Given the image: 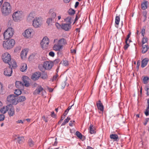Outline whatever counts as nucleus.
I'll return each mask as SVG.
<instances>
[{
    "instance_id": "obj_1",
    "label": "nucleus",
    "mask_w": 149,
    "mask_h": 149,
    "mask_svg": "<svg viewBox=\"0 0 149 149\" xmlns=\"http://www.w3.org/2000/svg\"><path fill=\"white\" fill-rule=\"evenodd\" d=\"M1 11L3 16H6L10 14L12 11L10 3L7 2H4L1 7Z\"/></svg>"
},
{
    "instance_id": "obj_2",
    "label": "nucleus",
    "mask_w": 149,
    "mask_h": 149,
    "mask_svg": "<svg viewBox=\"0 0 149 149\" xmlns=\"http://www.w3.org/2000/svg\"><path fill=\"white\" fill-rule=\"evenodd\" d=\"M28 77L27 76H24L22 77V81H17L15 83L16 87L22 90L24 86L28 87L29 85L28 81Z\"/></svg>"
},
{
    "instance_id": "obj_3",
    "label": "nucleus",
    "mask_w": 149,
    "mask_h": 149,
    "mask_svg": "<svg viewBox=\"0 0 149 149\" xmlns=\"http://www.w3.org/2000/svg\"><path fill=\"white\" fill-rule=\"evenodd\" d=\"M15 41L12 39H10L7 40L3 42V48L7 49H10L13 48L15 44Z\"/></svg>"
},
{
    "instance_id": "obj_4",
    "label": "nucleus",
    "mask_w": 149,
    "mask_h": 149,
    "mask_svg": "<svg viewBox=\"0 0 149 149\" xmlns=\"http://www.w3.org/2000/svg\"><path fill=\"white\" fill-rule=\"evenodd\" d=\"M14 33V29L11 27H8L4 33V38L5 39L11 38Z\"/></svg>"
},
{
    "instance_id": "obj_5",
    "label": "nucleus",
    "mask_w": 149,
    "mask_h": 149,
    "mask_svg": "<svg viewBox=\"0 0 149 149\" xmlns=\"http://www.w3.org/2000/svg\"><path fill=\"white\" fill-rule=\"evenodd\" d=\"M15 95L14 94L9 95L7 98V100L8 102L10 103V104L16 105L18 103L17 99L15 98Z\"/></svg>"
},
{
    "instance_id": "obj_6",
    "label": "nucleus",
    "mask_w": 149,
    "mask_h": 149,
    "mask_svg": "<svg viewBox=\"0 0 149 149\" xmlns=\"http://www.w3.org/2000/svg\"><path fill=\"white\" fill-rule=\"evenodd\" d=\"M49 42V38L47 36L44 37L40 43L41 47L44 49L47 48Z\"/></svg>"
},
{
    "instance_id": "obj_7",
    "label": "nucleus",
    "mask_w": 149,
    "mask_h": 149,
    "mask_svg": "<svg viewBox=\"0 0 149 149\" xmlns=\"http://www.w3.org/2000/svg\"><path fill=\"white\" fill-rule=\"evenodd\" d=\"M1 58L3 61L5 63H8L11 61V56L8 52L4 53L2 54Z\"/></svg>"
},
{
    "instance_id": "obj_8",
    "label": "nucleus",
    "mask_w": 149,
    "mask_h": 149,
    "mask_svg": "<svg viewBox=\"0 0 149 149\" xmlns=\"http://www.w3.org/2000/svg\"><path fill=\"white\" fill-rule=\"evenodd\" d=\"M33 22V25L35 28L39 27L42 24L41 18L40 17L35 18Z\"/></svg>"
},
{
    "instance_id": "obj_9",
    "label": "nucleus",
    "mask_w": 149,
    "mask_h": 149,
    "mask_svg": "<svg viewBox=\"0 0 149 149\" xmlns=\"http://www.w3.org/2000/svg\"><path fill=\"white\" fill-rule=\"evenodd\" d=\"M22 13L20 11H16L14 12L12 15L13 20L15 21L19 20L22 17Z\"/></svg>"
},
{
    "instance_id": "obj_10",
    "label": "nucleus",
    "mask_w": 149,
    "mask_h": 149,
    "mask_svg": "<svg viewBox=\"0 0 149 149\" xmlns=\"http://www.w3.org/2000/svg\"><path fill=\"white\" fill-rule=\"evenodd\" d=\"M53 66V63L50 61H46L44 62L43 66L46 70H50Z\"/></svg>"
},
{
    "instance_id": "obj_11",
    "label": "nucleus",
    "mask_w": 149,
    "mask_h": 149,
    "mask_svg": "<svg viewBox=\"0 0 149 149\" xmlns=\"http://www.w3.org/2000/svg\"><path fill=\"white\" fill-rule=\"evenodd\" d=\"M33 31L32 29H28L25 30L23 34L24 37L29 38L32 36V33Z\"/></svg>"
},
{
    "instance_id": "obj_12",
    "label": "nucleus",
    "mask_w": 149,
    "mask_h": 149,
    "mask_svg": "<svg viewBox=\"0 0 149 149\" xmlns=\"http://www.w3.org/2000/svg\"><path fill=\"white\" fill-rule=\"evenodd\" d=\"M12 72V68L8 67L4 69L3 74L6 76L9 77L11 76Z\"/></svg>"
},
{
    "instance_id": "obj_13",
    "label": "nucleus",
    "mask_w": 149,
    "mask_h": 149,
    "mask_svg": "<svg viewBox=\"0 0 149 149\" xmlns=\"http://www.w3.org/2000/svg\"><path fill=\"white\" fill-rule=\"evenodd\" d=\"M41 76L40 72H37L34 73L32 75L31 78L34 81L38 80Z\"/></svg>"
},
{
    "instance_id": "obj_14",
    "label": "nucleus",
    "mask_w": 149,
    "mask_h": 149,
    "mask_svg": "<svg viewBox=\"0 0 149 149\" xmlns=\"http://www.w3.org/2000/svg\"><path fill=\"white\" fill-rule=\"evenodd\" d=\"M49 14L50 16V17L54 20L56 17V13L54 12V9H51L49 10Z\"/></svg>"
},
{
    "instance_id": "obj_15",
    "label": "nucleus",
    "mask_w": 149,
    "mask_h": 149,
    "mask_svg": "<svg viewBox=\"0 0 149 149\" xmlns=\"http://www.w3.org/2000/svg\"><path fill=\"white\" fill-rule=\"evenodd\" d=\"M43 90V88L41 86H38L37 87L36 89L33 91V94L35 95L39 94Z\"/></svg>"
},
{
    "instance_id": "obj_16",
    "label": "nucleus",
    "mask_w": 149,
    "mask_h": 149,
    "mask_svg": "<svg viewBox=\"0 0 149 149\" xmlns=\"http://www.w3.org/2000/svg\"><path fill=\"white\" fill-rule=\"evenodd\" d=\"M61 27L64 30L68 31L71 29V25L68 23H64L62 24Z\"/></svg>"
},
{
    "instance_id": "obj_17",
    "label": "nucleus",
    "mask_w": 149,
    "mask_h": 149,
    "mask_svg": "<svg viewBox=\"0 0 149 149\" xmlns=\"http://www.w3.org/2000/svg\"><path fill=\"white\" fill-rule=\"evenodd\" d=\"M96 105L98 109L100 110L102 112H103L104 110V107L100 100H99L97 102Z\"/></svg>"
},
{
    "instance_id": "obj_18",
    "label": "nucleus",
    "mask_w": 149,
    "mask_h": 149,
    "mask_svg": "<svg viewBox=\"0 0 149 149\" xmlns=\"http://www.w3.org/2000/svg\"><path fill=\"white\" fill-rule=\"evenodd\" d=\"M8 111V114L10 116H13L15 113V111L13 107L11 105L9 107Z\"/></svg>"
},
{
    "instance_id": "obj_19",
    "label": "nucleus",
    "mask_w": 149,
    "mask_h": 149,
    "mask_svg": "<svg viewBox=\"0 0 149 149\" xmlns=\"http://www.w3.org/2000/svg\"><path fill=\"white\" fill-rule=\"evenodd\" d=\"M53 48V49L56 51H59L63 49V46L58 43L57 44H55L54 45Z\"/></svg>"
},
{
    "instance_id": "obj_20",
    "label": "nucleus",
    "mask_w": 149,
    "mask_h": 149,
    "mask_svg": "<svg viewBox=\"0 0 149 149\" xmlns=\"http://www.w3.org/2000/svg\"><path fill=\"white\" fill-rule=\"evenodd\" d=\"M148 61L149 60L147 58L143 59L141 61V67L142 68L145 67L147 64Z\"/></svg>"
},
{
    "instance_id": "obj_21",
    "label": "nucleus",
    "mask_w": 149,
    "mask_h": 149,
    "mask_svg": "<svg viewBox=\"0 0 149 149\" xmlns=\"http://www.w3.org/2000/svg\"><path fill=\"white\" fill-rule=\"evenodd\" d=\"M110 138L113 140L115 141H118L119 140V138L118 135L116 134H111L110 136Z\"/></svg>"
},
{
    "instance_id": "obj_22",
    "label": "nucleus",
    "mask_w": 149,
    "mask_h": 149,
    "mask_svg": "<svg viewBox=\"0 0 149 149\" xmlns=\"http://www.w3.org/2000/svg\"><path fill=\"white\" fill-rule=\"evenodd\" d=\"M10 105H7V106H4L1 108L0 110V112L3 114L5 113L8 111V107Z\"/></svg>"
},
{
    "instance_id": "obj_23",
    "label": "nucleus",
    "mask_w": 149,
    "mask_h": 149,
    "mask_svg": "<svg viewBox=\"0 0 149 149\" xmlns=\"http://www.w3.org/2000/svg\"><path fill=\"white\" fill-rule=\"evenodd\" d=\"M149 49L148 45H143L142 48L141 52L143 54L146 53Z\"/></svg>"
},
{
    "instance_id": "obj_24",
    "label": "nucleus",
    "mask_w": 149,
    "mask_h": 149,
    "mask_svg": "<svg viewBox=\"0 0 149 149\" xmlns=\"http://www.w3.org/2000/svg\"><path fill=\"white\" fill-rule=\"evenodd\" d=\"M58 43L61 45H62L63 46L67 44L66 40L64 38H62L60 39L58 42Z\"/></svg>"
},
{
    "instance_id": "obj_25",
    "label": "nucleus",
    "mask_w": 149,
    "mask_h": 149,
    "mask_svg": "<svg viewBox=\"0 0 149 149\" xmlns=\"http://www.w3.org/2000/svg\"><path fill=\"white\" fill-rule=\"evenodd\" d=\"M8 64H9L10 66L9 67L11 68V66L13 68H16L17 66V64L15 61L14 60L10 61V62Z\"/></svg>"
},
{
    "instance_id": "obj_26",
    "label": "nucleus",
    "mask_w": 149,
    "mask_h": 149,
    "mask_svg": "<svg viewBox=\"0 0 149 149\" xmlns=\"http://www.w3.org/2000/svg\"><path fill=\"white\" fill-rule=\"evenodd\" d=\"M27 65L26 63H22L21 65L20 70L22 72H24L27 69Z\"/></svg>"
},
{
    "instance_id": "obj_27",
    "label": "nucleus",
    "mask_w": 149,
    "mask_h": 149,
    "mask_svg": "<svg viewBox=\"0 0 149 149\" xmlns=\"http://www.w3.org/2000/svg\"><path fill=\"white\" fill-rule=\"evenodd\" d=\"M27 54V52L25 50H22L21 52L20 55L21 58L23 59L25 58L26 57Z\"/></svg>"
},
{
    "instance_id": "obj_28",
    "label": "nucleus",
    "mask_w": 149,
    "mask_h": 149,
    "mask_svg": "<svg viewBox=\"0 0 149 149\" xmlns=\"http://www.w3.org/2000/svg\"><path fill=\"white\" fill-rule=\"evenodd\" d=\"M15 139L17 141L18 143H22L24 140V138L23 136H18Z\"/></svg>"
},
{
    "instance_id": "obj_29",
    "label": "nucleus",
    "mask_w": 149,
    "mask_h": 149,
    "mask_svg": "<svg viewBox=\"0 0 149 149\" xmlns=\"http://www.w3.org/2000/svg\"><path fill=\"white\" fill-rule=\"evenodd\" d=\"M17 99L18 103L19 102H21L25 101L26 100V98L24 96H20Z\"/></svg>"
},
{
    "instance_id": "obj_30",
    "label": "nucleus",
    "mask_w": 149,
    "mask_h": 149,
    "mask_svg": "<svg viewBox=\"0 0 149 149\" xmlns=\"http://www.w3.org/2000/svg\"><path fill=\"white\" fill-rule=\"evenodd\" d=\"M72 18L70 16L64 19L65 21L67 23L71 24H72Z\"/></svg>"
},
{
    "instance_id": "obj_31",
    "label": "nucleus",
    "mask_w": 149,
    "mask_h": 149,
    "mask_svg": "<svg viewBox=\"0 0 149 149\" xmlns=\"http://www.w3.org/2000/svg\"><path fill=\"white\" fill-rule=\"evenodd\" d=\"M90 133L91 134H93L95 133V130L94 127H93V125L92 124H91L89 126Z\"/></svg>"
},
{
    "instance_id": "obj_32",
    "label": "nucleus",
    "mask_w": 149,
    "mask_h": 149,
    "mask_svg": "<svg viewBox=\"0 0 149 149\" xmlns=\"http://www.w3.org/2000/svg\"><path fill=\"white\" fill-rule=\"evenodd\" d=\"M147 2L145 1L141 3V8L143 10H145L147 8Z\"/></svg>"
},
{
    "instance_id": "obj_33",
    "label": "nucleus",
    "mask_w": 149,
    "mask_h": 149,
    "mask_svg": "<svg viewBox=\"0 0 149 149\" xmlns=\"http://www.w3.org/2000/svg\"><path fill=\"white\" fill-rule=\"evenodd\" d=\"M28 143L29 146L30 147H32L34 145V142L31 139H29L28 141Z\"/></svg>"
},
{
    "instance_id": "obj_34",
    "label": "nucleus",
    "mask_w": 149,
    "mask_h": 149,
    "mask_svg": "<svg viewBox=\"0 0 149 149\" xmlns=\"http://www.w3.org/2000/svg\"><path fill=\"white\" fill-rule=\"evenodd\" d=\"M22 93V91L19 89H16L15 90L14 93L16 95L15 97L20 95Z\"/></svg>"
},
{
    "instance_id": "obj_35",
    "label": "nucleus",
    "mask_w": 149,
    "mask_h": 149,
    "mask_svg": "<svg viewBox=\"0 0 149 149\" xmlns=\"http://www.w3.org/2000/svg\"><path fill=\"white\" fill-rule=\"evenodd\" d=\"M75 134L78 138L80 139H82V135L79 132L77 131L76 132Z\"/></svg>"
},
{
    "instance_id": "obj_36",
    "label": "nucleus",
    "mask_w": 149,
    "mask_h": 149,
    "mask_svg": "<svg viewBox=\"0 0 149 149\" xmlns=\"http://www.w3.org/2000/svg\"><path fill=\"white\" fill-rule=\"evenodd\" d=\"M34 18V16L33 15V14L32 13H30L27 19L29 21H30L31 20H32Z\"/></svg>"
},
{
    "instance_id": "obj_37",
    "label": "nucleus",
    "mask_w": 149,
    "mask_h": 149,
    "mask_svg": "<svg viewBox=\"0 0 149 149\" xmlns=\"http://www.w3.org/2000/svg\"><path fill=\"white\" fill-rule=\"evenodd\" d=\"M120 20V17L119 16H116L115 18V23L117 25H118L119 24Z\"/></svg>"
},
{
    "instance_id": "obj_38",
    "label": "nucleus",
    "mask_w": 149,
    "mask_h": 149,
    "mask_svg": "<svg viewBox=\"0 0 149 149\" xmlns=\"http://www.w3.org/2000/svg\"><path fill=\"white\" fill-rule=\"evenodd\" d=\"M75 12V11L72 9H70L68 11V13L69 15H73Z\"/></svg>"
},
{
    "instance_id": "obj_39",
    "label": "nucleus",
    "mask_w": 149,
    "mask_h": 149,
    "mask_svg": "<svg viewBox=\"0 0 149 149\" xmlns=\"http://www.w3.org/2000/svg\"><path fill=\"white\" fill-rule=\"evenodd\" d=\"M66 80L65 81L62 83L61 84V89H64L65 88V86L67 85Z\"/></svg>"
},
{
    "instance_id": "obj_40",
    "label": "nucleus",
    "mask_w": 149,
    "mask_h": 149,
    "mask_svg": "<svg viewBox=\"0 0 149 149\" xmlns=\"http://www.w3.org/2000/svg\"><path fill=\"white\" fill-rule=\"evenodd\" d=\"M54 20L52 19L49 17L47 19V23L49 25V24H51L52 22H54Z\"/></svg>"
},
{
    "instance_id": "obj_41",
    "label": "nucleus",
    "mask_w": 149,
    "mask_h": 149,
    "mask_svg": "<svg viewBox=\"0 0 149 149\" xmlns=\"http://www.w3.org/2000/svg\"><path fill=\"white\" fill-rule=\"evenodd\" d=\"M41 77L43 79H46L47 77V75L46 73H42V74H41Z\"/></svg>"
},
{
    "instance_id": "obj_42",
    "label": "nucleus",
    "mask_w": 149,
    "mask_h": 149,
    "mask_svg": "<svg viewBox=\"0 0 149 149\" xmlns=\"http://www.w3.org/2000/svg\"><path fill=\"white\" fill-rule=\"evenodd\" d=\"M149 106H148L147 107L146 111L145 112V114L146 116H147L149 115Z\"/></svg>"
},
{
    "instance_id": "obj_43",
    "label": "nucleus",
    "mask_w": 149,
    "mask_h": 149,
    "mask_svg": "<svg viewBox=\"0 0 149 149\" xmlns=\"http://www.w3.org/2000/svg\"><path fill=\"white\" fill-rule=\"evenodd\" d=\"M3 86L2 84L0 82V94H3Z\"/></svg>"
},
{
    "instance_id": "obj_44",
    "label": "nucleus",
    "mask_w": 149,
    "mask_h": 149,
    "mask_svg": "<svg viewBox=\"0 0 149 149\" xmlns=\"http://www.w3.org/2000/svg\"><path fill=\"white\" fill-rule=\"evenodd\" d=\"M128 41L127 40H125L126 45L124 47V49L125 50H126L129 46V45L128 44Z\"/></svg>"
},
{
    "instance_id": "obj_45",
    "label": "nucleus",
    "mask_w": 149,
    "mask_h": 149,
    "mask_svg": "<svg viewBox=\"0 0 149 149\" xmlns=\"http://www.w3.org/2000/svg\"><path fill=\"white\" fill-rule=\"evenodd\" d=\"M148 41V39L146 37L144 38L142 40V45H143L145 43L147 42Z\"/></svg>"
},
{
    "instance_id": "obj_46",
    "label": "nucleus",
    "mask_w": 149,
    "mask_h": 149,
    "mask_svg": "<svg viewBox=\"0 0 149 149\" xmlns=\"http://www.w3.org/2000/svg\"><path fill=\"white\" fill-rule=\"evenodd\" d=\"M63 64L65 66H67L68 65V62L66 60L63 61Z\"/></svg>"
},
{
    "instance_id": "obj_47",
    "label": "nucleus",
    "mask_w": 149,
    "mask_h": 149,
    "mask_svg": "<svg viewBox=\"0 0 149 149\" xmlns=\"http://www.w3.org/2000/svg\"><path fill=\"white\" fill-rule=\"evenodd\" d=\"M145 91L147 92L146 94L147 95H149V87L146 86L145 88Z\"/></svg>"
},
{
    "instance_id": "obj_48",
    "label": "nucleus",
    "mask_w": 149,
    "mask_h": 149,
    "mask_svg": "<svg viewBox=\"0 0 149 149\" xmlns=\"http://www.w3.org/2000/svg\"><path fill=\"white\" fill-rule=\"evenodd\" d=\"M4 119V115L3 114H0V121L3 120Z\"/></svg>"
},
{
    "instance_id": "obj_49",
    "label": "nucleus",
    "mask_w": 149,
    "mask_h": 149,
    "mask_svg": "<svg viewBox=\"0 0 149 149\" xmlns=\"http://www.w3.org/2000/svg\"><path fill=\"white\" fill-rule=\"evenodd\" d=\"M49 55L52 56L54 57V52L52 51H50L49 54Z\"/></svg>"
},
{
    "instance_id": "obj_50",
    "label": "nucleus",
    "mask_w": 149,
    "mask_h": 149,
    "mask_svg": "<svg viewBox=\"0 0 149 149\" xmlns=\"http://www.w3.org/2000/svg\"><path fill=\"white\" fill-rule=\"evenodd\" d=\"M70 118L69 117H67V118L66 119H65L64 120V121L65 123H68L70 120Z\"/></svg>"
},
{
    "instance_id": "obj_51",
    "label": "nucleus",
    "mask_w": 149,
    "mask_h": 149,
    "mask_svg": "<svg viewBox=\"0 0 149 149\" xmlns=\"http://www.w3.org/2000/svg\"><path fill=\"white\" fill-rule=\"evenodd\" d=\"M149 79V78L147 77H145L143 78V81L144 83H145V82H146Z\"/></svg>"
},
{
    "instance_id": "obj_52",
    "label": "nucleus",
    "mask_w": 149,
    "mask_h": 149,
    "mask_svg": "<svg viewBox=\"0 0 149 149\" xmlns=\"http://www.w3.org/2000/svg\"><path fill=\"white\" fill-rule=\"evenodd\" d=\"M51 116L53 118H55L56 116V115L54 113V111H52L51 113Z\"/></svg>"
},
{
    "instance_id": "obj_53",
    "label": "nucleus",
    "mask_w": 149,
    "mask_h": 149,
    "mask_svg": "<svg viewBox=\"0 0 149 149\" xmlns=\"http://www.w3.org/2000/svg\"><path fill=\"white\" fill-rule=\"evenodd\" d=\"M79 14H77L76 16V17L75 18V19H74V22L73 24H74L75 22L78 20L79 18Z\"/></svg>"
},
{
    "instance_id": "obj_54",
    "label": "nucleus",
    "mask_w": 149,
    "mask_h": 149,
    "mask_svg": "<svg viewBox=\"0 0 149 149\" xmlns=\"http://www.w3.org/2000/svg\"><path fill=\"white\" fill-rule=\"evenodd\" d=\"M60 62V60L59 59H56L54 61V63L55 64L58 63Z\"/></svg>"
},
{
    "instance_id": "obj_55",
    "label": "nucleus",
    "mask_w": 149,
    "mask_h": 149,
    "mask_svg": "<svg viewBox=\"0 0 149 149\" xmlns=\"http://www.w3.org/2000/svg\"><path fill=\"white\" fill-rule=\"evenodd\" d=\"M75 122V121L74 120H71L70 121V123H69V125L70 126H71V127H72L73 125H72V124L73 123H74Z\"/></svg>"
},
{
    "instance_id": "obj_56",
    "label": "nucleus",
    "mask_w": 149,
    "mask_h": 149,
    "mask_svg": "<svg viewBox=\"0 0 149 149\" xmlns=\"http://www.w3.org/2000/svg\"><path fill=\"white\" fill-rule=\"evenodd\" d=\"M145 29H143L141 31V33L142 35L143 36H144L145 33Z\"/></svg>"
},
{
    "instance_id": "obj_57",
    "label": "nucleus",
    "mask_w": 149,
    "mask_h": 149,
    "mask_svg": "<svg viewBox=\"0 0 149 149\" xmlns=\"http://www.w3.org/2000/svg\"><path fill=\"white\" fill-rule=\"evenodd\" d=\"M131 34V33L130 32L128 34L127 36V38L126 39V40H127L128 41V39H129V38H130V36Z\"/></svg>"
},
{
    "instance_id": "obj_58",
    "label": "nucleus",
    "mask_w": 149,
    "mask_h": 149,
    "mask_svg": "<svg viewBox=\"0 0 149 149\" xmlns=\"http://www.w3.org/2000/svg\"><path fill=\"white\" fill-rule=\"evenodd\" d=\"M143 15L145 19H146L147 18V12H144L143 13Z\"/></svg>"
},
{
    "instance_id": "obj_59",
    "label": "nucleus",
    "mask_w": 149,
    "mask_h": 149,
    "mask_svg": "<svg viewBox=\"0 0 149 149\" xmlns=\"http://www.w3.org/2000/svg\"><path fill=\"white\" fill-rule=\"evenodd\" d=\"M58 74H57L56 75H54L53 77V81L56 80V79L58 77Z\"/></svg>"
},
{
    "instance_id": "obj_60",
    "label": "nucleus",
    "mask_w": 149,
    "mask_h": 149,
    "mask_svg": "<svg viewBox=\"0 0 149 149\" xmlns=\"http://www.w3.org/2000/svg\"><path fill=\"white\" fill-rule=\"evenodd\" d=\"M79 3L78 1H77L76 2L74 7L75 8H76L79 5Z\"/></svg>"
},
{
    "instance_id": "obj_61",
    "label": "nucleus",
    "mask_w": 149,
    "mask_h": 149,
    "mask_svg": "<svg viewBox=\"0 0 149 149\" xmlns=\"http://www.w3.org/2000/svg\"><path fill=\"white\" fill-rule=\"evenodd\" d=\"M55 25L58 28H59V27L61 26L60 24L58 23H56Z\"/></svg>"
},
{
    "instance_id": "obj_62",
    "label": "nucleus",
    "mask_w": 149,
    "mask_h": 149,
    "mask_svg": "<svg viewBox=\"0 0 149 149\" xmlns=\"http://www.w3.org/2000/svg\"><path fill=\"white\" fill-rule=\"evenodd\" d=\"M65 3H68L70 1V0H63Z\"/></svg>"
},
{
    "instance_id": "obj_63",
    "label": "nucleus",
    "mask_w": 149,
    "mask_h": 149,
    "mask_svg": "<svg viewBox=\"0 0 149 149\" xmlns=\"http://www.w3.org/2000/svg\"><path fill=\"white\" fill-rule=\"evenodd\" d=\"M73 104L71 106H69L68 108V109H66V110L69 111V110L73 106Z\"/></svg>"
},
{
    "instance_id": "obj_64",
    "label": "nucleus",
    "mask_w": 149,
    "mask_h": 149,
    "mask_svg": "<svg viewBox=\"0 0 149 149\" xmlns=\"http://www.w3.org/2000/svg\"><path fill=\"white\" fill-rule=\"evenodd\" d=\"M68 112V111H67L66 110L65 111V112L63 113L64 115L66 116Z\"/></svg>"
}]
</instances>
